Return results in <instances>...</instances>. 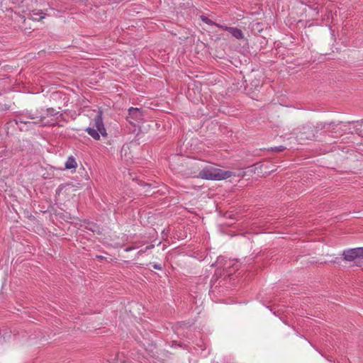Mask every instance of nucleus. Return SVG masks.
Returning a JSON list of instances; mask_svg holds the SVG:
<instances>
[{
    "mask_svg": "<svg viewBox=\"0 0 363 363\" xmlns=\"http://www.w3.org/2000/svg\"><path fill=\"white\" fill-rule=\"evenodd\" d=\"M242 170H223L213 166H206L199 173V177L208 180H223L233 177H243Z\"/></svg>",
    "mask_w": 363,
    "mask_h": 363,
    "instance_id": "nucleus-1",
    "label": "nucleus"
},
{
    "mask_svg": "<svg viewBox=\"0 0 363 363\" xmlns=\"http://www.w3.org/2000/svg\"><path fill=\"white\" fill-rule=\"evenodd\" d=\"M62 115L59 113L58 111H56L53 108H48L46 111V113L38 116L37 114H30L29 118L32 120V122H30L28 121L24 120L23 118H20L18 121H16V123H35V124H41L43 125H55L59 118Z\"/></svg>",
    "mask_w": 363,
    "mask_h": 363,
    "instance_id": "nucleus-2",
    "label": "nucleus"
},
{
    "mask_svg": "<svg viewBox=\"0 0 363 363\" xmlns=\"http://www.w3.org/2000/svg\"><path fill=\"white\" fill-rule=\"evenodd\" d=\"M94 126L96 128V130L92 128H87L86 130L88 134L94 139L99 140L100 134L104 137L107 135V133L102 121V112L101 111H99L95 116Z\"/></svg>",
    "mask_w": 363,
    "mask_h": 363,
    "instance_id": "nucleus-3",
    "label": "nucleus"
},
{
    "mask_svg": "<svg viewBox=\"0 0 363 363\" xmlns=\"http://www.w3.org/2000/svg\"><path fill=\"white\" fill-rule=\"evenodd\" d=\"M143 112L140 108L131 107L128 110V116L127 120L133 125H135L136 123H139L143 119Z\"/></svg>",
    "mask_w": 363,
    "mask_h": 363,
    "instance_id": "nucleus-4",
    "label": "nucleus"
},
{
    "mask_svg": "<svg viewBox=\"0 0 363 363\" xmlns=\"http://www.w3.org/2000/svg\"><path fill=\"white\" fill-rule=\"evenodd\" d=\"M344 259L347 261H353L357 258H363V247H357L345 250Z\"/></svg>",
    "mask_w": 363,
    "mask_h": 363,
    "instance_id": "nucleus-5",
    "label": "nucleus"
},
{
    "mask_svg": "<svg viewBox=\"0 0 363 363\" xmlns=\"http://www.w3.org/2000/svg\"><path fill=\"white\" fill-rule=\"evenodd\" d=\"M225 30L228 31L229 33H230L233 37L238 40L244 39V34L242 31L239 28L235 27L226 28Z\"/></svg>",
    "mask_w": 363,
    "mask_h": 363,
    "instance_id": "nucleus-6",
    "label": "nucleus"
},
{
    "mask_svg": "<svg viewBox=\"0 0 363 363\" xmlns=\"http://www.w3.org/2000/svg\"><path fill=\"white\" fill-rule=\"evenodd\" d=\"M77 167V164L75 159L72 156L69 157L67 162H65V168L67 169H75Z\"/></svg>",
    "mask_w": 363,
    "mask_h": 363,
    "instance_id": "nucleus-7",
    "label": "nucleus"
},
{
    "mask_svg": "<svg viewBox=\"0 0 363 363\" xmlns=\"http://www.w3.org/2000/svg\"><path fill=\"white\" fill-rule=\"evenodd\" d=\"M70 189H72V187H70L69 186H65L60 187L59 189V196H60V194H62L64 192L69 191Z\"/></svg>",
    "mask_w": 363,
    "mask_h": 363,
    "instance_id": "nucleus-8",
    "label": "nucleus"
},
{
    "mask_svg": "<svg viewBox=\"0 0 363 363\" xmlns=\"http://www.w3.org/2000/svg\"><path fill=\"white\" fill-rule=\"evenodd\" d=\"M202 20L203 21L206 22V23L208 24H211V21L209 20L208 18L206 17H204V18H202Z\"/></svg>",
    "mask_w": 363,
    "mask_h": 363,
    "instance_id": "nucleus-9",
    "label": "nucleus"
},
{
    "mask_svg": "<svg viewBox=\"0 0 363 363\" xmlns=\"http://www.w3.org/2000/svg\"><path fill=\"white\" fill-rule=\"evenodd\" d=\"M285 149V147H284L283 146H280V147H274V150L275 151H282Z\"/></svg>",
    "mask_w": 363,
    "mask_h": 363,
    "instance_id": "nucleus-10",
    "label": "nucleus"
},
{
    "mask_svg": "<svg viewBox=\"0 0 363 363\" xmlns=\"http://www.w3.org/2000/svg\"><path fill=\"white\" fill-rule=\"evenodd\" d=\"M216 26H218V28H221L223 30H225L226 28H228V26H221V25H218V24H216Z\"/></svg>",
    "mask_w": 363,
    "mask_h": 363,
    "instance_id": "nucleus-11",
    "label": "nucleus"
},
{
    "mask_svg": "<svg viewBox=\"0 0 363 363\" xmlns=\"http://www.w3.org/2000/svg\"><path fill=\"white\" fill-rule=\"evenodd\" d=\"M155 268H156V269H160V267H157V265H155Z\"/></svg>",
    "mask_w": 363,
    "mask_h": 363,
    "instance_id": "nucleus-12",
    "label": "nucleus"
},
{
    "mask_svg": "<svg viewBox=\"0 0 363 363\" xmlns=\"http://www.w3.org/2000/svg\"><path fill=\"white\" fill-rule=\"evenodd\" d=\"M97 257L99 258V259H102L103 258V257H101V256H97Z\"/></svg>",
    "mask_w": 363,
    "mask_h": 363,
    "instance_id": "nucleus-13",
    "label": "nucleus"
}]
</instances>
